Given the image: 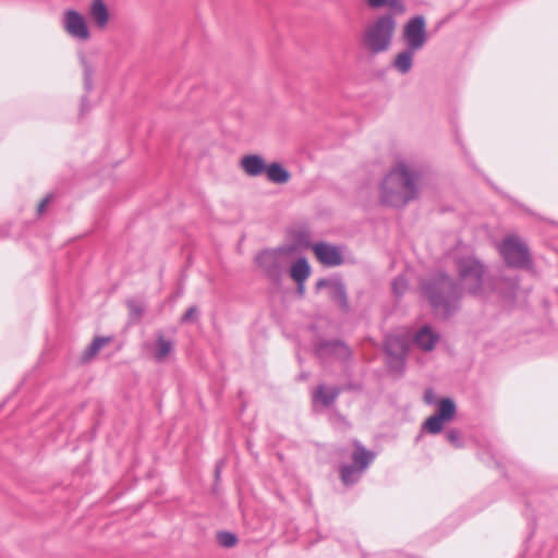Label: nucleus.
Here are the masks:
<instances>
[{
  "label": "nucleus",
  "instance_id": "obj_26",
  "mask_svg": "<svg viewBox=\"0 0 558 558\" xmlns=\"http://www.w3.org/2000/svg\"><path fill=\"white\" fill-rule=\"evenodd\" d=\"M81 63L83 66V72H84V87H85V90L87 93H89L93 89L94 69L84 56L81 57Z\"/></svg>",
  "mask_w": 558,
  "mask_h": 558
},
{
  "label": "nucleus",
  "instance_id": "obj_7",
  "mask_svg": "<svg viewBox=\"0 0 558 558\" xmlns=\"http://www.w3.org/2000/svg\"><path fill=\"white\" fill-rule=\"evenodd\" d=\"M402 39L405 47L411 50H422L428 40L426 19L423 15H414L409 19L402 29Z\"/></svg>",
  "mask_w": 558,
  "mask_h": 558
},
{
  "label": "nucleus",
  "instance_id": "obj_18",
  "mask_svg": "<svg viewBox=\"0 0 558 558\" xmlns=\"http://www.w3.org/2000/svg\"><path fill=\"white\" fill-rule=\"evenodd\" d=\"M329 298L339 305L342 312H350L347 287L342 280H333V283L329 289Z\"/></svg>",
  "mask_w": 558,
  "mask_h": 558
},
{
  "label": "nucleus",
  "instance_id": "obj_23",
  "mask_svg": "<svg viewBox=\"0 0 558 558\" xmlns=\"http://www.w3.org/2000/svg\"><path fill=\"white\" fill-rule=\"evenodd\" d=\"M364 470L353 464H344L340 469V478L345 486H351L359 482Z\"/></svg>",
  "mask_w": 558,
  "mask_h": 558
},
{
  "label": "nucleus",
  "instance_id": "obj_22",
  "mask_svg": "<svg viewBox=\"0 0 558 558\" xmlns=\"http://www.w3.org/2000/svg\"><path fill=\"white\" fill-rule=\"evenodd\" d=\"M291 278L295 282L306 281L311 275V266L305 257H300L290 269Z\"/></svg>",
  "mask_w": 558,
  "mask_h": 558
},
{
  "label": "nucleus",
  "instance_id": "obj_37",
  "mask_svg": "<svg viewBox=\"0 0 558 558\" xmlns=\"http://www.w3.org/2000/svg\"><path fill=\"white\" fill-rule=\"evenodd\" d=\"M220 464H221V462H218L216 465V470H215L216 477H219V475H220Z\"/></svg>",
  "mask_w": 558,
  "mask_h": 558
},
{
  "label": "nucleus",
  "instance_id": "obj_24",
  "mask_svg": "<svg viewBox=\"0 0 558 558\" xmlns=\"http://www.w3.org/2000/svg\"><path fill=\"white\" fill-rule=\"evenodd\" d=\"M174 350V344L171 340H167L162 335L157 337L156 341V350H155V359L158 362H161L166 359Z\"/></svg>",
  "mask_w": 558,
  "mask_h": 558
},
{
  "label": "nucleus",
  "instance_id": "obj_11",
  "mask_svg": "<svg viewBox=\"0 0 558 558\" xmlns=\"http://www.w3.org/2000/svg\"><path fill=\"white\" fill-rule=\"evenodd\" d=\"M315 354L320 360L332 357L339 361H348L352 356V351L341 340H323L315 345Z\"/></svg>",
  "mask_w": 558,
  "mask_h": 558
},
{
  "label": "nucleus",
  "instance_id": "obj_30",
  "mask_svg": "<svg viewBox=\"0 0 558 558\" xmlns=\"http://www.w3.org/2000/svg\"><path fill=\"white\" fill-rule=\"evenodd\" d=\"M445 437H446L447 441L454 448H461L463 446L461 433L457 428L447 429L445 433Z\"/></svg>",
  "mask_w": 558,
  "mask_h": 558
},
{
  "label": "nucleus",
  "instance_id": "obj_36",
  "mask_svg": "<svg viewBox=\"0 0 558 558\" xmlns=\"http://www.w3.org/2000/svg\"><path fill=\"white\" fill-rule=\"evenodd\" d=\"M81 112L84 113L85 111L88 110V106H87V96H83L82 99H81Z\"/></svg>",
  "mask_w": 558,
  "mask_h": 558
},
{
  "label": "nucleus",
  "instance_id": "obj_1",
  "mask_svg": "<svg viewBox=\"0 0 558 558\" xmlns=\"http://www.w3.org/2000/svg\"><path fill=\"white\" fill-rule=\"evenodd\" d=\"M421 171L408 163L398 162L384 178L380 202L390 207L401 208L420 195Z\"/></svg>",
  "mask_w": 558,
  "mask_h": 558
},
{
  "label": "nucleus",
  "instance_id": "obj_12",
  "mask_svg": "<svg viewBox=\"0 0 558 558\" xmlns=\"http://www.w3.org/2000/svg\"><path fill=\"white\" fill-rule=\"evenodd\" d=\"M313 251L317 259L325 266L335 267L343 264V256L339 247L318 242L313 245Z\"/></svg>",
  "mask_w": 558,
  "mask_h": 558
},
{
  "label": "nucleus",
  "instance_id": "obj_19",
  "mask_svg": "<svg viewBox=\"0 0 558 558\" xmlns=\"http://www.w3.org/2000/svg\"><path fill=\"white\" fill-rule=\"evenodd\" d=\"M367 8L372 10L388 9L387 13L402 15L407 11V5L402 0H364Z\"/></svg>",
  "mask_w": 558,
  "mask_h": 558
},
{
  "label": "nucleus",
  "instance_id": "obj_34",
  "mask_svg": "<svg viewBox=\"0 0 558 558\" xmlns=\"http://www.w3.org/2000/svg\"><path fill=\"white\" fill-rule=\"evenodd\" d=\"M51 195H47L41 202L38 204L37 211L38 214H43L46 209V206L50 203Z\"/></svg>",
  "mask_w": 558,
  "mask_h": 558
},
{
  "label": "nucleus",
  "instance_id": "obj_31",
  "mask_svg": "<svg viewBox=\"0 0 558 558\" xmlns=\"http://www.w3.org/2000/svg\"><path fill=\"white\" fill-rule=\"evenodd\" d=\"M126 304L130 310L131 316L140 319L144 314V307L142 306V304L134 300H129Z\"/></svg>",
  "mask_w": 558,
  "mask_h": 558
},
{
  "label": "nucleus",
  "instance_id": "obj_16",
  "mask_svg": "<svg viewBox=\"0 0 558 558\" xmlns=\"http://www.w3.org/2000/svg\"><path fill=\"white\" fill-rule=\"evenodd\" d=\"M243 171L250 177H259L265 173L267 165L260 155H245L240 161Z\"/></svg>",
  "mask_w": 558,
  "mask_h": 558
},
{
  "label": "nucleus",
  "instance_id": "obj_2",
  "mask_svg": "<svg viewBox=\"0 0 558 558\" xmlns=\"http://www.w3.org/2000/svg\"><path fill=\"white\" fill-rule=\"evenodd\" d=\"M421 291L438 315L449 317L459 310L462 296L461 288L445 272L437 274L424 281Z\"/></svg>",
  "mask_w": 558,
  "mask_h": 558
},
{
  "label": "nucleus",
  "instance_id": "obj_13",
  "mask_svg": "<svg viewBox=\"0 0 558 558\" xmlns=\"http://www.w3.org/2000/svg\"><path fill=\"white\" fill-rule=\"evenodd\" d=\"M88 17L97 29L104 31L108 27L110 22V12L105 0L90 1L88 7Z\"/></svg>",
  "mask_w": 558,
  "mask_h": 558
},
{
  "label": "nucleus",
  "instance_id": "obj_14",
  "mask_svg": "<svg viewBox=\"0 0 558 558\" xmlns=\"http://www.w3.org/2000/svg\"><path fill=\"white\" fill-rule=\"evenodd\" d=\"M341 391L342 389L337 386L331 388H328L325 384L316 386L312 391L313 407L315 408L317 404H320L323 408L331 407L340 396Z\"/></svg>",
  "mask_w": 558,
  "mask_h": 558
},
{
  "label": "nucleus",
  "instance_id": "obj_32",
  "mask_svg": "<svg viewBox=\"0 0 558 558\" xmlns=\"http://www.w3.org/2000/svg\"><path fill=\"white\" fill-rule=\"evenodd\" d=\"M197 316H198V308L195 305L190 306L186 310V312L182 315L181 323L182 324L190 323V322L196 319Z\"/></svg>",
  "mask_w": 558,
  "mask_h": 558
},
{
  "label": "nucleus",
  "instance_id": "obj_38",
  "mask_svg": "<svg viewBox=\"0 0 558 558\" xmlns=\"http://www.w3.org/2000/svg\"><path fill=\"white\" fill-rule=\"evenodd\" d=\"M307 375L306 374H301L300 375V379H306Z\"/></svg>",
  "mask_w": 558,
  "mask_h": 558
},
{
  "label": "nucleus",
  "instance_id": "obj_10",
  "mask_svg": "<svg viewBox=\"0 0 558 558\" xmlns=\"http://www.w3.org/2000/svg\"><path fill=\"white\" fill-rule=\"evenodd\" d=\"M62 26L66 34L74 39L86 41L90 38V32L85 17L74 9L64 11Z\"/></svg>",
  "mask_w": 558,
  "mask_h": 558
},
{
  "label": "nucleus",
  "instance_id": "obj_3",
  "mask_svg": "<svg viewBox=\"0 0 558 558\" xmlns=\"http://www.w3.org/2000/svg\"><path fill=\"white\" fill-rule=\"evenodd\" d=\"M459 278L461 292L481 295L486 280V266L472 253L456 248L449 253Z\"/></svg>",
  "mask_w": 558,
  "mask_h": 558
},
{
  "label": "nucleus",
  "instance_id": "obj_28",
  "mask_svg": "<svg viewBox=\"0 0 558 558\" xmlns=\"http://www.w3.org/2000/svg\"><path fill=\"white\" fill-rule=\"evenodd\" d=\"M391 288L396 296H402L409 288V282L404 276H398L393 279Z\"/></svg>",
  "mask_w": 558,
  "mask_h": 558
},
{
  "label": "nucleus",
  "instance_id": "obj_17",
  "mask_svg": "<svg viewBox=\"0 0 558 558\" xmlns=\"http://www.w3.org/2000/svg\"><path fill=\"white\" fill-rule=\"evenodd\" d=\"M352 445L354 450L351 454V464L356 465L360 468V470L365 471L375 459V453L366 449L357 439H353Z\"/></svg>",
  "mask_w": 558,
  "mask_h": 558
},
{
  "label": "nucleus",
  "instance_id": "obj_33",
  "mask_svg": "<svg viewBox=\"0 0 558 558\" xmlns=\"http://www.w3.org/2000/svg\"><path fill=\"white\" fill-rule=\"evenodd\" d=\"M332 283H333V280H329V279H326V278H320V279L316 282V290H320V289H323V288H328V289H330Z\"/></svg>",
  "mask_w": 558,
  "mask_h": 558
},
{
  "label": "nucleus",
  "instance_id": "obj_27",
  "mask_svg": "<svg viewBox=\"0 0 558 558\" xmlns=\"http://www.w3.org/2000/svg\"><path fill=\"white\" fill-rule=\"evenodd\" d=\"M217 542L222 547L231 548L236 545L238 537L234 533L228 531H219L217 533Z\"/></svg>",
  "mask_w": 558,
  "mask_h": 558
},
{
  "label": "nucleus",
  "instance_id": "obj_15",
  "mask_svg": "<svg viewBox=\"0 0 558 558\" xmlns=\"http://www.w3.org/2000/svg\"><path fill=\"white\" fill-rule=\"evenodd\" d=\"M439 340V335L430 326L425 325L414 335L413 341L417 348L425 352L432 351Z\"/></svg>",
  "mask_w": 558,
  "mask_h": 558
},
{
  "label": "nucleus",
  "instance_id": "obj_35",
  "mask_svg": "<svg viewBox=\"0 0 558 558\" xmlns=\"http://www.w3.org/2000/svg\"><path fill=\"white\" fill-rule=\"evenodd\" d=\"M298 287H296V291L298 293L303 296L304 293H305V281H301V282H296Z\"/></svg>",
  "mask_w": 558,
  "mask_h": 558
},
{
  "label": "nucleus",
  "instance_id": "obj_9",
  "mask_svg": "<svg viewBox=\"0 0 558 558\" xmlns=\"http://www.w3.org/2000/svg\"><path fill=\"white\" fill-rule=\"evenodd\" d=\"M456 411V403L452 399H441L437 405L436 413L424 422L423 429L433 435L439 434L442 430L444 424L454 417Z\"/></svg>",
  "mask_w": 558,
  "mask_h": 558
},
{
  "label": "nucleus",
  "instance_id": "obj_8",
  "mask_svg": "<svg viewBox=\"0 0 558 558\" xmlns=\"http://www.w3.org/2000/svg\"><path fill=\"white\" fill-rule=\"evenodd\" d=\"M384 349L389 357V368L392 371L403 372L408 354V342L404 337L400 335L386 336Z\"/></svg>",
  "mask_w": 558,
  "mask_h": 558
},
{
  "label": "nucleus",
  "instance_id": "obj_21",
  "mask_svg": "<svg viewBox=\"0 0 558 558\" xmlns=\"http://www.w3.org/2000/svg\"><path fill=\"white\" fill-rule=\"evenodd\" d=\"M416 50H411L410 48L405 47L403 51L397 54L393 61L395 69L398 70L401 74L409 73L413 65V56Z\"/></svg>",
  "mask_w": 558,
  "mask_h": 558
},
{
  "label": "nucleus",
  "instance_id": "obj_4",
  "mask_svg": "<svg viewBox=\"0 0 558 558\" xmlns=\"http://www.w3.org/2000/svg\"><path fill=\"white\" fill-rule=\"evenodd\" d=\"M397 27L396 16L391 13L378 15L364 29L362 40L367 50L373 54L385 52L389 49Z\"/></svg>",
  "mask_w": 558,
  "mask_h": 558
},
{
  "label": "nucleus",
  "instance_id": "obj_6",
  "mask_svg": "<svg viewBox=\"0 0 558 558\" xmlns=\"http://www.w3.org/2000/svg\"><path fill=\"white\" fill-rule=\"evenodd\" d=\"M499 252L509 267L527 268L532 264L529 247L519 238H506L499 246Z\"/></svg>",
  "mask_w": 558,
  "mask_h": 558
},
{
  "label": "nucleus",
  "instance_id": "obj_25",
  "mask_svg": "<svg viewBox=\"0 0 558 558\" xmlns=\"http://www.w3.org/2000/svg\"><path fill=\"white\" fill-rule=\"evenodd\" d=\"M109 341L110 338L96 337L84 351L83 360L89 361L90 359H93L107 343H109Z\"/></svg>",
  "mask_w": 558,
  "mask_h": 558
},
{
  "label": "nucleus",
  "instance_id": "obj_5",
  "mask_svg": "<svg viewBox=\"0 0 558 558\" xmlns=\"http://www.w3.org/2000/svg\"><path fill=\"white\" fill-rule=\"evenodd\" d=\"M292 251V247L284 246L264 250L255 257V262L270 281L279 283L284 267L283 255L290 254Z\"/></svg>",
  "mask_w": 558,
  "mask_h": 558
},
{
  "label": "nucleus",
  "instance_id": "obj_20",
  "mask_svg": "<svg viewBox=\"0 0 558 558\" xmlns=\"http://www.w3.org/2000/svg\"><path fill=\"white\" fill-rule=\"evenodd\" d=\"M265 173L267 179L276 184H284L291 179V173L280 162L276 161L267 165Z\"/></svg>",
  "mask_w": 558,
  "mask_h": 558
},
{
  "label": "nucleus",
  "instance_id": "obj_29",
  "mask_svg": "<svg viewBox=\"0 0 558 558\" xmlns=\"http://www.w3.org/2000/svg\"><path fill=\"white\" fill-rule=\"evenodd\" d=\"M294 244L299 247L307 248L311 246V233L307 230H299L293 236Z\"/></svg>",
  "mask_w": 558,
  "mask_h": 558
}]
</instances>
